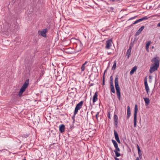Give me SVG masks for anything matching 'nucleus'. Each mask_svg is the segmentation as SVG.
Segmentation results:
<instances>
[{"mask_svg":"<svg viewBox=\"0 0 160 160\" xmlns=\"http://www.w3.org/2000/svg\"><path fill=\"white\" fill-rule=\"evenodd\" d=\"M141 22V20H140V19H139L138 20H136L134 22V23H135V24H136L139 22Z\"/></svg>","mask_w":160,"mask_h":160,"instance_id":"e433bc0d","label":"nucleus"},{"mask_svg":"<svg viewBox=\"0 0 160 160\" xmlns=\"http://www.w3.org/2000/svg\"><path fill=\"white\" fill-rule=\"evenodd\" d=\"M77 89L76 88H74L69 87L68 89V94L70 95V96L72 97H75L76 94L75 92L77 93Z\"/></svg>","mask_w":160,"mask_h":160,"instance_id":"7ed1b4c3","label":"nucleus"},{"mask_svg":"<svg viewBox=\"0 0 160 160\" xmlns=\"http://www.w3.org/2000/svg\"><path fill=\"white\" fill-rule=\"evenodd\" d=\"M132 47L131 46H129V48L128 50L129 51H130L131 52V50H132Z\"/></svg>","mask_w":160,"mask_h":160,"instance_id":"a19ab883","label":"nucleus"},{"mask_svg":"<svg viewBox=\"0 0 160 160\" xmlns=\"http://www.w3.org/2000/svg\"><path fill=\"white\" fill-rule=\"evenodd\" d=\"M131 51L127 50V51L126 52V56H127V58L128 59L129 58L131 55Z\"/></svg>","mask_w":160,"mask_h":160,"instance_id":"393cba45","label":"nucleus"},{"mask_svg":"<svg viewBox=\"0 0 160 160\" xmlns=\"http://www.w3.org/2000/svg\"><path fill=\"white\" fill-rule=\"evenodd\" d=\"M83 102V101H82L76 105L74 111L75 113H76V112L78 113V111L82 108Z\"/></svg>","mask_w":160,"mask_h":160,"instance_id":"20e7f679","label":"nucleus"},{"mask_svg":"<svg viewBox=\"0 0 160 160\" xmlns=\"http://www.w3.org/2000/svg\"><path fill=\"white\" fill-rule=\"evenodd\" d=\"M71 127V129H72L73 128H74V127H73V126H72V127H71H71Z\"/></svg>","mask_w":160,"mask_h":160,"instance_id":"864d4df0","label":"nucleus"},{"mask_svg":"<svg viewBox=\"0 0 160 160\" xmlns=\"http://www.w3.org/2000/svg\"><path fill=\"white\" fill-rule=\"evenodd\" d=\"M12 100L13 101V98H15L16 97H18V96L16 94H12Z\"/></svg>","mask_w":160,"mask_h":160,"instance_id":"72a5a7b5","label":"nucleus"},{"mask_svg":"<svg viewBox=\"0 0 160 160\" xmlns=\"http://www.w3.org/2000/svg\"><path fill=\"white\" fill-rule=\"evenodd\" d=\"M134 41L133 42H131L129 46L132 47L133 45V44H134Z\"/></svg>","mask_w":160,"mask_h":160,"instance_id":"ea45409f","label":"nucleus"},{"mask_svg":"<svg viewBox=\"0 0 160 160\" xmlns=\"http://www.w3.org/2000/svg\"><path fill=\"white\" fill-rule=\"evenodd\" d=\"M114 159H115V160H119V159L118 158H116V157H114Z\"/></svg>","mask_w":160,"mask_h":160,"instance_id":"a18cd8bd","label":"nucleus"},{"mask_svg":"<svg viewBox=\"0 0 160 160\" xmlns=\"http://www.w3.org/2000/svg\"><path fill=\"white\" fill-rule=\"evenodd\" d=\"M59 131L61 133L65 131V126L62 124L60 125L59 127Z\"/></svg>","mask_w":160,"mask_h":160,"instance_id":"4468645a","label":"nucleus"},{"mask_svg":"<svg viewBox=\"0 0 160 160\" xmlns=\"http://www.w3.org/2000/svg\"><path fill=\"white\" fill-rule=\"evenodd\" d=\"M137 147L138 149V151L141 150L138 144H137Z\"/></svg>","mask_w":160,"mask_h":160,"instance_id":"79ce46f5","label":"nucleus"},{"mask_svg":"<svg viewBox=\"0 0 160 160\" xmlns=\"http://www.w3.org/2000/svg\"><path fill=\"white\" fill-rule=\"evenodd\" d=\"M138 38L136 39V38L134 39V41L135 40H138Z\"/></svg>","mask_w":160,"mask_h":160,"instance_id":"5fc2aeb1","label":"nucleus"},{"mask_svg":"<svg viewBox=\"0 0 160 160\" xmlns=\"http://www.w3.org/2000/svg\"><path fill=\"white\" fill-rule=\"evenodd\" d=\"M151 78H152V76H149V80L150 79H151Z\"/></svg>","mask_w":160,"mask_h":160,"instance_id":"09e8293b","label":"nucleus"},{"mask_svg":"<svg viewBox=\"0 0 160 160\" xmlns=\"http://www.w3.org/2000/svg\"><path fill=\"white\" fill-rule=\"evenodd\" d=\"M127 119H128L131 115V110L129 106L127 107Z\"/></svg>","mask_w":160,"mask_h":160,"instance_id":"f8f14e48","label":"nucleus"},{"mask_svg":"<svg viewBox=\"0 0 160 160\" xmlns=\"http://www.w3.org/2000/svg\"><path fill=\"white\" fill-rule=\"evenodd\" d=\"M137 117H134V127L135 128L137 126Z\"/></svg>","mask_w":160,"mask_h":160,"instance_id":"b1692460","label":"nucleus"},{"mask_svg":"<svg viewBox=\"0 0 160 160\" xmlns=\"http://www.w3.org/2000/svg\"><path fill=\"white\" fill-rule=\"evenodd\" d=\"M99 112H98L97 113V114H96L95 115V117L96 118L97 120L98 121V115H99Z\"/></svg>","mask_w":160,"mask_h":160,"instance_id":"4c0bfd02","label":"nucleus"},{"mask_svg":"<svg viewBox=\"0 0 160 160\" xmlns=\"http://www.w3.org/2000/svg\"><path fill=\"white\" fill-rule=\"evenodd\" d=\"M48 32L47 28H45L42 30L41 31H39L38 33L39 35H41L44 38L47 37L46 33Z\"/></svg>","mask_w":160,"mask_h":160,"instance_id":"423d86ee","label":"nucleus"},{"mask_svg":"<svg viewBox=\"0 0 160 160\" xmlns=\"http://www.w3.org/2000/svg\"><path fill=\"white\" fill-rule=\"evenodd\" d=\"M105 77H104V75H103V79H102V86H103L105 84Z\"/></svg>","mask_w":160,"mask_h":160,"instance_id":"7c9ffc66","label":"nucleus"},{"mask_svg":"<svg viewBox=\"0 0 160 160\" xmlns=\"http://www.w3.org/2000/svg\"><path fill=\"white\" fill-rule=\"evenodd\" d=\"M22 160H26V159H25V158L23 159Z\"/></svg>","mask_w":160,"mask_h":160,"instance_id":"052dcab7","label":"nucleus"},{"mask_svg":"<svg viewBox=\"0 0 160 160\" xmlns=\"http://www.w3.org/2000/svg\"><path fill=\"white\" fill-rule=\"evenodd\" d=\"M137 68V67L136 66H135L134 67H133L130 72V75H132V74L134 73V72L136 70Z\"/></svg>","mask_w":160,"mask_h":160,"instance_id":"f3484780","label":"nucleus"},{"mask_svg":"<svg viewBox=\"0 0 160 160\" xmlns=\"http://www.w3.org/2000/svg\"><path fill=\"white\" fill-rule=\"evenodd\" d=\"M98 92H96L94 95L93 96L92 98V101L93 103V105L94 104V103L97 101L98 99Z\"/></svg>","mask_w":160,"mask_h":160,"instance_id":"9b49d317","label":"nucleus"},{"mask_svg":"<svg viewBox=\"0 0 160 160\" xmlns=\"http://www.w3.org/2000/svg\"><path fill=\"white\" fill-rule=\"evenodd\" d=\"M88 112H87V117H88Z\"/></svg>","mask_w":160,"mask_h":160,"instance_id":"6e6d98bb","label":"nucleus"},{"mask_svg":"<svg viewBox=\"0 0 160 160\" xmlns=\"http://www.w3.org/2000/svg\"><path fill=\"white\" fill-rule=\"evenodd\" d=\"M150 43H151V41H149L147 43V44H146V46H145L146 49V50L148 52V51H149L148 48H149V46L150 44Z\"/></svg>","mask_w":160,"mask_h":160,"instance_id":"412c9836","label":"nucleus"},{"mask_svg":"<svg viewBox=\"0 0 160 160\" xmlns=\"http://www.w3.org/2000/svg\"><path fill=\"white\" fill-rule=\"evenodd\" d=\"M110 54V53H108V54Z\"/></svg>","mask_w":160,"mask_h":160,"instance_id":"69168bd1","label":"nucleus"},{"mask_svg":"<svg viewBox=\"0 0 160 160\" xmlns=\"http://www.w3.org/2000/svg\"><path fill=\"white\" fill-rule=\"evenodd\" d=\"M110 8L112 10H113L114 9V8L113 7H111Z\"/></svg>","mask_w":160,"mask_h":160,"instance_id":"603ef678","label":"nucleus"},{"mask_svg":"<svg viewBox=\"0 0 160 160\" xmlns=\"http://www.w3.org/2000/svg\"><path fill=\"white\" fill-rule=\"evenodd\" d=\"M138 112V108L137 104H136L135 106L134 109V113L133 117H137V113Z\"/></svg>","mask_w":160,"mask_h":160,"instance_id":"2eb2a0df","label":"nucleus"},{"mask_svg":"<svg viewBox=\"0 0 160 160\" xmlns=\"http://www.w3.org/2000/svg\"><path fill=\"white\" fill-rule=\"evenodd\" d=\"M114 126L116 128L118 127V118L117 115L114 114Z\"/></svg>","mask_w":160,"mask_h":160,"instance_id":"1a4fd4ad","label":"nucleus"},{"mask_svg":"<svg viewBox=\"0 0 160 160\" xmlns=\"http://www.w3.org/2000/svg\"><path fill=\"white\" fill-rule=\"evenodd\" d=\"M110 54V53H108V54Z\"/></svg>","mask_w":160,"mask_h":160,"instance_id":"338daca9","label":"nucleus"},{"mask_svg":"<svg viewBox=\"0 0 160 160\" xmlns=\"http://www.w3.org/2000/svg\"><path fill=\"white\" fill-rule=\"evenodd\" d=\"M29 82V79H28L27 80L22 87L21 88H20L18 94L19 97H21L22 94L25 91L26 89L28 86Z\"/></svg>","mask_w":160,"mask_h":160,"instance_id":"f03ea898","label":"nucleus"},{"mask_svg":"<svg viewBox=\"0 0 160 160\" xmlns=\"http://www.w3.org/2000/svg\"><path fill=\"white\" fill-rule=\"evenodd\" d=\"M107 69L105 70L104 72V73H103V75H104V77H105V73L106 72V71H107Z\"/></svg>","mask_w":160,"mask_h":160,"instance_id":"de8ad7c7","label":"nucleus"},{"mask_svg":"<svg viewBox=\"0 0 160 160\" xmlns=\"http://www.w3.org/2000/svg\"><path fill=\"white\" fill-rule=\"evenodd\" d=\"M157 27H160V22L158 23L157 25Z\"/></svg>","mask_w":160,"mask_h":160,"instance_id":"c03bdc74","label":"nucleus"},{"mask_svg":"<svg viewBox=\"0 0 160 160\" xmlns=\"http://www.w3.org/2000/svg\"><path fill=\"white\" fill-rule=\"evenodd\" d=\"M140 19L141 20V22L143 20H147L148 19V18L147 17V16H145V17H143L142 18H141Z\"/></svg>","mask_w":160,"mask_h":160,"instance_id":"c85d7f7f","label":"nucleus"},{"mask_svg":"<svg viewBox=\"0 0 160 160\" xmlns=\"http://www.w3.org/2000/svg\"><path fill=\"white\" fill-rule=\"evenodd\" d=\"M138 154L139 158L140 159H141L142 158V153H141V150L138 151Z\"/></svg>","mask_w":160,"mask_h":160,"instance_id":"bb28decb","label":"nucleus"},{"mask_svg":"<svg viewBox=\"0 0 160 160\" xmlns=\"http://www.w3.org/2000/svg\"><path fill=\"white\" fill-rule=\"evenodd\" d=\"M136 160H140V159H139V158L138 157H137L136 158Z\"/></svg>","mask_w":160,"mask_h":160,"instance_id":"8fccbe9b","label":"nucleus"},{"mask_svg":"<svg viewBox=\"0 0 160 160\" xmlns=\"http://www.w3.org/2000/svg\"><path fill=\"white\" fill-rule=\"evenodd\" d=\"M114 137H115V139H116V138H118L119 136H118V133L115 130H114Z\"/></svg>","mask_w":160,"mask_h":160,"instance_id":"a878e982","label":"nucleus"},{"mask_svg":"<svg viewBox=\"0 0 160 160\" xmlns=\"http://www.w3.org/2000/svg\"><path fill=\"white\" fill-rule=\"evenodd\" d=\"M143 99L145 102V105L146 106H148V105L150 103V100L149 98H144Z\"/></svg>","mask_w":160,"mask_h":160,"instance_id":"a211bd4d","label":"nucleus"},{"mask_svg":"<svg viewBox=\"0 0 160 160\" xmlns=\"http://www.w3.org/2000/svg\"><path fill=\"white\" fill-rule=\"evenodd\" d=\"M115 150L114 151V152H119L120 151V149L118 148V147L115 148Z\"/></svg>","mask_w":160,"mask_h":160,"instance_id":"473e14b6","label":"nucleus"},{"mask_svg":"<svg viewBox=\"0 0 160 160\" xmlns=\"http://www.w3.org/2000/svg\"><path fill=\"white\" fill-rule=\"evenodd\" d=\"M45 72L43 70H42L41 71V73L40 74V77L38 79V80H40V79L43 76V75L44 74Z\"/></svg>","mask_w":160,"mask_h":160,"instance_id":"aec40b11","label":"nucleus"},{"mask_svg":"<svg viewBox=\"0 0 160 160\" xmlns=\"http://www.w3.org/2000/svg\"><path fill=\"white\" fill-rule=\"evenodd\" d=\"M135 24V23H134V22L130 26H133V25H134V24Z\"/></svg>","mask_w":160,"mask_h":160,"instance_id":"49530a36","label":"nucleus"},{"mask_svg":"<svg viewBox=\"0 0 160 160\" xmlns=\"http://www.w3.org/2000/svg\"><path fill=\"white\" fill-rule=\"evenodd\" d=\"M159 67L158 66L152 64L151 66L149 72L151 73H152L155 71L157 70L158 68Z\"/></svg>","mask_w":160,"mask_h":160,"instance_id":"6e6552de","label":"nucleus"},{"mask_svg":"<svg viewBox=\"0 0 160 160\" xmlns=\"http://www.w3.org/2000/svg\"><path fill=\"white\" fill-rule=\"evenodd\" d=\"M115 139L118 143H121V142L120 140L119 137L118 138H116Z\"/></svg>","mask_w":160,"mask_h":160,"instance_id":"f704fd0d","label":"nucleus"},{"mask_svg":"<svg viewBox=\"0 0 160 160\" xmlns=\"http://www.w3.org/2000/svg\"><path fill=\"white\" fill-rule=\"evenodd\" d=\"M144 85H145V89L146 91V92L147 93H148L149 91V88L148 87V83L147 82V78L146 77L144 79Z\"/></svg>","mask_w":160,"mask_h":160,"instance_id":"9d476101","label":"nucleus"},{"mask_svg":"<svg viewBox=\"0 0 160 160\" xmlns=\"http://www.w3.org/2000/svg\"><path fill=\"white\" fill-rule=\"evenodd\" d=\"M90 106H91V108H92V105H91V102H90Z\"/></svg>","mask_w":160,"mask_h":160,"instance_id":"bf43d9fd","label":"nucleus"},{"mask_svg":"<svg viewBox=\"0 0 160 160\" xmlns=\"http://www.w3.org/2000/svg\"><path fill=\"white\" fill-rule=\"evenodd\" d=\"M112 39H110L108 40L106 42V46L105 48L106 49H109L110 48V47L112 46Z\"/></svg>","mask_w":160,"mask_h":160,"instance_id":"0eeeda50","label":"nucleus"},{"mask_svg":"<svg viewBox=\"0 0 160 160\" xmlns=\"http://www.w3.org/2000/svg\"><path fill=\"white\" fill-rule=\"evenodd\" d=\"M118 76L116 75L114 80L115 86L116 88L118 98L119 101L121 100V92L120 88L118 83Z\"/></svg>","mask_w":160,"mask_h":160,"instance_id":"f257e3e1","label":"nucleus"},{"mask_svg":"<svg viewBox=\"0 0 160 160\" xmlns=\"http://www.w3.org/2000/svg\"><path fill=\"white\" fill-rule=\"evenodd\" d=\"M151 48L152 49H153L154 48V46H152Z\"/></svg>","mask_w":160,"mask_h":160,"instance_id":"4d7b16f0","label":"nucleus"},{"mask_svg":"<svg viewBox=\"0 0 160 160\" xmlns=\"http://www.w3.org/2000/svg\"><path fill=\"white\" fill-rule=\"evenodd\" d=\"M116 61H115L114 62V64L113 65L112 68V70H114L115 69L116 67Z\"/></svg>","mask_w":160,"mask_h":160,"instance_id":"5701e85b","label":"nucleus"},{"mask_svg":"<svg viewBox=\"0 0 160 160\" xmlns=\"http://www.w3.org/2000/svg\"><path fill=\"white\" fill-rule=\"evenodd\" d=\"M89 62L88 61H86L83 64H82L81 67V69L82 72L84 71L85 68V67H86V65Z\"/></svg>","mask_w":160,"mask_h":160,"instance_id":"dca6fc26","label":"nucleus"},{"mask_svg":"<svg viewBox=\"0 0 160 160\" xmlns=\"http://www.w3.org/2000/svg\"><path fill=\"white\" fill-rule=\"evenodd\" d=\"M137 17V16H134L133 17H132L130 18L128 20H130L135 19Z\"/></svg>","mask_w":160,"mask_h":160,"instance_id":"c9c22d12","label":"nucleus"},{"mask_svg":"<svg viewBox=\"0 0 160 160\" xmlns=\"http://www.w3.org/2000/svg\"><path fill=\"white\" fill-rule=\"evenodd\" d=\"M115 153L116 156L117 157H119L121 156L120 153L118 152H115Z\"/></svg>","mask_w":160,"mask_h":160,"instance_id":"c756f323","label":"nucleus"},{"mask_svg":"<svg viewBox=\"0 0 160 160\" xmlns=\"http://www.w3.org/2000/svg\"><path fill=\"white\" fill-rule=\"evenodd\" d=\"M144 28V26H142L137 32L135 33V36H137L138 35L141 33L142 31L143 30Z\"/></svg>","mask_w":160,"mask_h":160,"instance_id":"ddd939ff","label":"nucleus"},{"mask_svg":"<svg viewBox=\"0 0 160 160\" xmlns=\"http://www.w3.org/2000/svg\"><path fill=\"white\" fill-rule=\"evenodd\" d=\"M151 62L154 63L153 65L159 66L160 58L158 57H154L151 60Z\"/></svg>","mask_w":160,"mask_h":160,"instance_id":"39448f33","label":"nucleus"},{"mask_svg":"<svg viewBox=\"0 0 160 160\" xmlns=\"http://www.w3.org/2000/svg\"><path fill=\"white\" fill-rule=\"evenodd\" d=\"M93 83H91V84L90 86H92V85H93Z\"/></svg>","mask_w":160,"mask_h":160,"instance_id":"13d9d810","label":"nucleus"},{"mask_svg":"<svg viewBox=\"0 0 160 160\" xmlns=\"http://www.w3.org/2000/svg\"><path fill=\"white\" fill-rule=\"evenodd\" d=\"M10 29H11V27H10Z\"/></svg>","mask_w":160,"mask_h":160,"instance_id":"e2e57ef3","label":"nucleus"},{"mask_svg":"<svg viewBox=\"0 0 160 160\" xmlns=\"http://www.w3.org/2000/svg\"><path fill=\"white\" fill-rule=\"evenodd\" d=\"M92 131L93 132V134H95V133H96V129H94V130H93Z\"/></svg>","mask_w":160,"mask_h":160,"instance_id":"37998d69","label":"nucleus"},{"mask_svg":"<svg viewBox=\"0 0 160 160\" xmlns=\"http://www.w3.org/2000/svg\"><path fill=\"white\" fill-rule=\"evenodd\" d=\"M13 26H14V28H13V29L12 28V30H14V29H15V28L14 27H15V25L14 24H13Z\"/></svg>","mask_w":160,"mask_h":160,"instance_id":"3c124183","label":"nucleus"},{"mask_svg":"<svg viewBox=\"0 0 160 160\" xmlns=\"http://www.w3.org/2000/svg\"><path fill=\"white\" fill-rule=\"evenodd\" d=\"M110 83H113L112 76H111L110 77Z\"/></svg>","mask_w":160,"mask_h":160,"instance_id":"2f4dec72","label":"nucleus"},{"mask_svg":"<svg viewBox=\"0 0 160 160\" xmlns=\"http://www.w3.org/2000/svg\"><path fill=\"white\" fill-rule=\"evenodd\" d=\"M77 113V112L76 113H75V111H74V114L72 117V119L73 120V123L75 121V115Z\"/></svg>","mask_w":160,"mask_h":160,"instance_id":"cd10ccee","label":"nucleus"},{"mask_svg":"<svg viewBox=\"0 0 160 160\" xmlns=\"http://www.w3.org/2000/svg\"><path fill=\"white\" fill-rule=\"evenodd\" d=\"M112 141L113 144V145L114 146V147L115 148L118 147V144L117 142L114 140L112 139Z\"/></svg>","mask_w":160,"mask_h":160,"instance_id":"4be33fe9","label":"nucleus"},{"mask_svg":"<svg viewBox=\"0 0 160 160\" xmlns=\"http://www.w3.org/2000/svg\"><path fill=\"white\" fill-rule=\"evenodd\" d=\"M112 2H114V1H115V0H112Z\"/></svg>","mask_w":160,"mask_h":160,"instance_id":"680f3d73","label":"nucleus"},{"mask_svg":"<svg viewBox=\"0 0 160 160\" xmlns=\"http://www.w3.org/2000/svg\"><path fill=\"white\" fill-rule=\"evenodd\" d=\"M88 66V65H87V66Z\"/></svg>","mask_w":160,"mask_h":160,"instance_id":"0e129e2a","label":"nucleus"},{"mask_svg":"<svg viewBox=\"0 0 160 160\" xmlns=\"http://www.w3.org/2000/svg\"><path fill=\"white\" fill-rule=\"evenodd\" d=\"M108 117L110 119H111L110 114V112H108Z\"/></svg>","mask_w":160,"mask_h":160,"instance_id":"58836bf2","label":"nucleus"},{"mask_svg":"<svg viewBox=\"0 0 160 160\" xmlns=\"http://www.w3.org/2000/svg\"><path fill=\"white\" fill-rule=\"evenodd\" d=\"M110 88L111 89V92L113 93H115V90L114 89V88L113 85V83H110Z\"/></svg>","mask_w":160,"mask_h":160,"instance_id":"6ab92c4d","label":"nucleus"}]
</instances>
